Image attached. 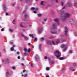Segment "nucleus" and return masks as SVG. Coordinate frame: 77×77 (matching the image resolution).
<instances>
[{
  "instance_id": "f257e3e1",
  "label": "nucleus",
  "mask_w": 77,
  "mask_h": 77,
  "mask_svg": "<svg viewBox=\"0 0 77 77\" xmlns=\"http://www.w3.org/2000/svg\"><path fill=\"white\" fill-rule=\"evenodd\" d=\"M70 15V14L66 13H65V16H64L63 17H61L60 18V20L63 22H64L66 20V18L69 17Z\"/></svg>"
},
{
  "instance_id": "f03ea898",
  "label": "nucleus",
  "mask_w": 77,
  "mask_h": 77,
  "mask_svg": "<svg viewBox=\"0 0 77 77\" xmlns=\"http://www.w3.org/2000/svg\"><path fill=\"white\" fill-rule=\"evenodd\" d=\"M54 54L55 56H57L56 57L57 58L59 57L60 56V52L58 51H55ZM59 54H60L59 55Z\"/></svg>"
},
{
  "instance_id": "7ed1b4c3",
  "label": "nucleus",
  "mask_w": 77,
  "mask_h": 77,
  "mask_svg": "<svg viewBox=\"0 0 77 77\" xmlns=\"http://www.w3.org/2000/svg\"><path fill=\"white\" fill-rule=\"evenodd\" d=\"M64 11H63L61 12L59 14L60 16V18H61L62 17H64Z\"/></svg>"
},
{
  "instance_id": "20e7f679",
  "label": "nucleus",
  "mask_w": 77,
  "mask_h": 77,
  "mask_svg": "<svg viewBox=\"0 0 77 77\" xmlns=\"http://www.w3.org/2000/svg\"><path fill=\"white\" fill-rule=\"evenodd\" d=\"M52 29H57V25L56 24H54L53 25L52 27H51Z\"/></svg>"
},
{
  "instance_id": "39448f33",
  "label": "nucleus",
  "mask_w": 77,
  "mask_h": 77,
  "mask_svg": "<svg viewBox=\"0 0 77 77\" xmlns=\"http://www.w3.org/2000/svg\"><path fill=\"white\" fill-rule=\"evenodd\" d=\"M11 76V75L10 73L8 72H7V73H6V76H7V77H10Z\"/></svg>"
},
{
  "instance_id": "423d86ee",
  "label": "nucleus",
  "mask_w": 77,
  "mask_h": 77,
  "mask_svg": "<svg viewBox=\"0 0 77 77\" xmlns=\"http://www.w3.org/2000/svg\"><path fill=\"white\" fill-rule=\"evenodd\" d=\"M42 31V28L40 27L38 31V32L39 33H40Z\"/></svg>"
},
{
  "instance_id": "0eeeda50",
  "label": "nucleus",
  "mask_w": 77,
  "mask_h": 77,
  "mask_svg": "<svg viewBox=\"0 0 77 77\" xmlns=\"http://www.w3.org/2000/svg\"><path fill=\"white\" fill-rule=\"evenodd\" d=\"M54 21L58 23V25H59L60 23H59V19L58 18H56L54 19Z\"/></svg>"
},
{
  "instance_id": "6e6552de",
  "label": "nucleus",
  "mask_w": 77,
  "mask_h": 77,
  "mask_svg": "<svg viewBox=\"0 0 77 77\" xmlns=\"http://www.w3.org/2000/svg\"><path fill=\"white\" fill-rule=\"evenodd\" d=\"M5 60V63L7 64H8L10 63V61L9 59H6V60Z\"/></svg>"
},
{
  "instance_id": "1a4fd4ad",
  "label": "nucleus",
  "mask_w": 77,
  "mask_h": 77,
  "mask_svg": "<svg viewBox=\"0 0 77 77\" xmlns=\"http://www.w3.org/2000/svg\"><path fill=\"white\" fill-rule=\"evenodd\" d=\"M65 33H67L68 32V29L67 27L66 26H65Z\"/></svg>"
},
{
  "instance_id": "9d476101",
  "label": "nucleus",
  "mask_w": 77,
  "mask_h": 77,
  "mask_svg": "<svg viewBox=\"0 0 77 77\" xmlns=\"http://www.w3.org/2000/svg\"><path fill=\"white\" fill-rule=\"evenodd\" d=\"M35 59L36 61L38 60L39 59V58L38 55H36L35 57Z\"/></svg>"
},
{
  "instance_id": "9b49d317",
  "label": "nucleus",
  "mask_w": 77,
  "mask_h": 77,
  "mask_svg": "<svg viewBox=\"0 0 77 77\" xmlns=\"http://www.w3.org/2000/svg\"><path fill=\"white\" fill-rule=\"evenodd\" d=\"M70 23H71V24H72L73 23V20L72 18H71L70 20Z\"/></svg>"
},
{
  "instance_id": "f8f14e48",
  "label": "nucleus",
  "mask_w": 77,
  "mask_h": 77,
  "mask_svg": "<svg viewBox=\"0 0 77 77\" xmlns=\"http://www.w3.org/2000/svg\"><path fill=\"white\" fill-rule=\"evenodd\" d=\"M47 43L48 45H51L52 44V43L50 41H48L47 42Z\"/></svg>"
},
{
  "instance_id": "ddd939ff",
  "label": "nucleus",
  "mask_w": 77,
  "mask_h": 77,
  "mask_svg": "<svg viewBox=\"0 0 77 77\" xmlns=\"http://www.w3.org/2000/svg\"><path fill=\"white\" fill-rule=\"evenodd\" d=\"M33 35H34L33 34H29V36L30 37H32V38H34V36Z\"/></svg>"
},
{
  "instance_id": "4468645a",
  "label": "nucleus",
  "mask_w": 77,
  "mask_h": 77,
  "mask_svg": "<svg viewBox=\"0 0 77 77\" xmlns=\"http://www.w3.org/2000/svg\"><path fill=\"white\" fill-rule=\"evenodd\" d=\"M51 32L53 34H57V33L56 31L53 32L52 31H51Z\"/></svg>"
},
{
  "instance_id": "2eb2a0df",
  "label": "nucleus",
  "mask_w": 77,
  "mask_h": 77,
  "mask_svg": "<svg viewBox=\"0 0 77 77\" xmlns=\"http://www.w3.org/2000/svg\"><path fill=\"white\" fill-rule=\"evenodd\" d=\"M69 69L71 70L72 71H75V69L74 68L71 67L69 68Z\"/></svg>"
},
{
  "instance_id": "dca6fc26",
  "label": "nucleus",
  "mask_w": 77,
  "mask_h": 77,
  "mask_svg": "<svg viewBox=\"0 0 77 77\" xmlns=\"http://www.w3.org/2000/svg\"><path fill=\"white\" fill-rule=\"evenodd\" d=\"M68 6L69 7H71L72 6V4L71 3L68 2L67 4Z\"/></svg>"
},
{
  "instance_id": "f3484780",
  "label": "nucleus",
  "mask_w": 77,
  "mask_h": 77,
  "mask_svg": "<svg viewBox=\"0 0 77 77\" xmlns=\"http://www.w3.org/2000/svg\"><path fill=\"white\" fill-rule=\"evenodd\" d=\"M42 45V44H40L39 46V49L40 50H41Z\"/></svg>"
},
{
  "instance_id": "a211bd4d",
  "label": "nucleus",
  "mask_w": 77,
  "mask_h": 77,
  "mask_svg": "<svg viewBox=\"0 0 77 77\" xmlns=\"http://www.w3.org/2000/svg\"><path fill=\"white\" fill-rule=\"evenodd\" d=\"M10 50L11 51H13L14 50V48L13 47H11L10 48Z\"/></svg>"
},
{
  "instance_id": "6ab92c4d",
  "label": "nucleus",
  "mask_w": 77,
  "mask_h": 77,
  "mask_svg": "<svg viewBox=\"0 0 77 77\" xmlns=\"http://www.w3.org/2000/svg\"><path fill=\"white\" fill-rule=\"evenodd\" d=\"M45 40V38L44 37H42L41 39V42H42Z\"/></svg>"
},
{
  "instance_id": "aec40b11",
  "label": "nucleus",
  "mask_w": 77,
  "mask_h": 77,
  "mask_svg": "<svg viewBox=\"0 0 77 77\" xmlns=\"http://www.w3.org/2000/svg\"><path fill=\"white\" fill-rule=\"evenodd\" d=\"M65 47V45H64V44L62 45H61V47L62 48H64Z\"/></svg>"
},
{
  "instance_id": "412c9836",
  "label": "nucleus",
  "mask_w": 77,
  "mask_h": 77,
  "mask_svg": "<svg viewBox=\"0 0 77 77\" xmlns=\"http://www.w3.org/2000/svg\"><path fill=\"white\" fill-rule=\"evenodd\" d=\"M60 42V40L59 39H58L56 41V43L57 44H58Z\"/></svg>"
},
{
  "instance_id": "4be33fe9",
  "label": "nucleus",
  "mask_w": 77,
  "mask_h": 77,
  "mask_svg": "<svg viewBox=\"0 0 77 77\" xmlns=\"http://www.w3.org/2000/svg\"><path fill=\"white\" fill-rule=\"evenodd\" d=\"M64 59V58L63 57H60L59 58V59L60 60H63Z\"/></svg>"
},
{
  "instance_id": "5701e85b",
  "label": "nucleus",
  "mask_w": 77,
  "mask_h": 77,
  "mask_svg": "<svg viewBox=\"0 0 77 77\" xmlns=\"http://www.w3.org/2000/svg\"><path fill=\"white\" fill-rule=\"evenodd\" d=\"M50 63H51L52 64L54 63V62L53 61V60H50Z\"/></svg>"
},
{
  "instance_id": "b1692460",
  "label": "nucleus",
  "mask_w": 77,
  "mask_h": 77,
  "mask_svg": "<svg viewBox=\"0 0 77 77\" xmlns=\"http://www.w3.org/2000/svg\"><path fill=\"white\" fill-rule=\"evenodd\" d=\"M67 48V47H65V48L63 49V51H66Z\"/></svg>"
},
{
  "instance_id": "393cba45",
  "label": "nucleus",
  "mask_w": 77,
  "mask_h": 77,
  "mask_svg": "<svg viewBox=\"0 0 77 77\" xmlns=\"http://www.w3.org/2000/svg\"><path fill=\"white\" fill-rule=\"evenodd\" d=\"M2 6H3V8L6 7V5H5V4H3V5H2Z\"/></svg>"
},
{
  "instance_id": "a878e982",
  "label": "nucleus",
  "mask_w": 77,
  "mask_h": 77,
  "mask_svg": "<svg viewBox=\"0 0 77 77\" xmlns=\"http://www.w3.org/2000/svg\"><path fill=\"white\" fill-rule=\"evenodd\" d=\"M35 7H32L31 8V10H35Z\"/></svg>"
},
{
  "instance_id": "bb28decb",
  "label": "nucleus",
  "mask_w": 77,
  "mask_h": 77,
  "mask_svg": "<svg viewBox=\"0 0 77 77\" xmlns=\"http://www.w3.org/2000/svg\"><path fill=\"white\" fill-rule=\"evenodd\" d=\"M38 16L39 17H40L42 16V14H38Z\"/></svg>"
},
{
  "instance_id": "cd10ccee",
  "label": "nucleus",
  "mask_w": 77,
  "mask_h": 77,
  "mask_svg": "<svg viewBox=\"0 0 77 77\" xmlns=\"http://www.w3.org/2000/svg\"><path fill=\"white\" fill-rule=\"evenodd\" d=\"M27 48H25L24 49V51L25 52H27Z\"/></svg>"
},
{
  "instance_id": "c85d7f7f",
  "label": "nucleus",
  "mask_w": 77,
  "mask_h": 77,
  "mask_svg": "<svg viewBox=\"0 0 77 77\" xmlns=\"http://www.w3.org/2000/svg\"><path fill=\"white\" fill-rule=\"evenodd\" d=\"M28 8V7L27 5H26L25 6V10L27 9Z\"/></svg>"
},
{
  "instance_id": "c756f323",
  "label": "nucleus",
  "mask_w": 77,
  "mask_h": 77,
  "mask_svg": "<svg viewBox=\"0 0 77 77\" xmlns=\"http://www.w3.org/2000/svg\"><path fill=\"white\" fill-rule=\"evenodd\" d=\"M16 20V19H14L13 21V22H12V23L13 24H15V23L14 22H15V21Z\"/></svg>"
},
{
  "instance_id": "7c9ffc66",
  "label": "nucleus",
  "mask_w": 77,
  "mask_h": 77,
  "mask_svg": "<svg viewBox=\"0 0 77 77\" xmlns=\"http://www.w3.org/2000/svg\"><path fill=\"white\" fill-rule=\"evenodd\" d=\"M3 9H4V11H6V10L7 9V8L6 7L3 8Z\"/></svg>"
},
{
  "instance_id": "2f4dec72",
  "label": "nucleus",
  "mask_w": 77,
  "mask_h": 77,
  "mask_svg": "<svg viewBox=\"0 0 77 77\" xmlns=\"http://www.w3.org/2000/svg\"><path fill=\"white\" fill-rule=\"evenodd\" d=\"M27 14H25L24 15V17L25 18H27Z\"/></svg>"
},
{
  "instance_id": "473e14b6",
  "label": "nucleus",
  "mask_w": 77,
  "mask_h": 77,
  "mask_svg": "<svg viewBox=\"0 0 77 77\" xmlns=\"http://www.w3.org/2000/svg\"><path fill=\"white\" fill-rule=\"evenodd\" d=\"M52 43L54 45H55V43L54 41L53 40L52 41Z\"/></svg>"
},
{
  "instance_id": "72a5a7b5",
  "label": "nucleus",
  "mask_w": 77,
  "mask_h": 77,
  "mask_svg": "<svg viewBox=\"0 0 77 77\" xmlns=\"http://www.w3.org/2000/svg\"><path fill=\"white\" fill-rule=\"evenodd\" d=\"M9 31L11 32H12L13 31V30L11 29H9Z\"/></svg>"
},
{
  "instance_id": "f704fd0d",
  "label": "nucleus",
  "mask_w": 77,
  "mask_h": 77,
  "mask_svg": "<svg viewBox=\"0 0 77 77\" xmlns=\"http://www.w3.org/2000/svg\"><path fill=\"white\" fill-rule=\"evenodd\" d=\"M46 70H47V71L49 70H50V68L49 67H47L46 68Z\"/></svg>"
},
{
  "instance_id": "c9c22d12",
  "label": "nucleus",
  "mask_w": 77,
  "mask_h": 77,
  "mask_svg": "<svg viewBox=\"0 0 77 77\" xmlns=\"http://www.w3.org/2000/svg\"><path fill=\"white\" fill-rule=\"evenodd\" d=\"M23 21L26 22V21H27V19L26 18H25L23 19Z\"/></svg>"
},
{
  "instance_id": "e433bc0d",
  "label": "nucleus",
  "mask_w": 77,
  "mask_h": 77,
  "mask_svg": "<svg viewBox=\"0 0 77 77\" xmlns=\"http://www.w3.org/2000/svg\"><path fill=\"white\" fill-rule=\"evenodd\" d=\"M20 27H22V28H23V24H21H21H20Z\"/></svg>"
},
{
  "instance_id": "4c0bfd02",
  "label": "nucleus",
  "mask_w": 77,
  "mask_h": 77,
  "mask_svg": "<svg viewBox=\"0 0 77 77\" xmlns=\"http://www.w3.org/2000/svg\"><path fill=\"white\" fill-rule=\"evenodd\" d=\"M64 3L63 2H62L61 3V5L62 6H63V5Z\"/></svg>"
},
{
  "instance_id": "58836bf2",
  "label": "nucleus",
  "mask_w": 77,
  "mask_h": 77,
  "mask_svg": "<svg viewBox=\"0 0 77 77\" xmlns=\"http://www.w3.org/2000/svg\"><path fill=\"white\" fill-rule=\"evenodd\" d=\"M72 53V51H71L70 50L69 52V53Z\"/></svg>"
},
{
  "instance_id": "ea45409f",
  "label": "nucleus",
  "mask_w": 77,
  "mask_h": 77,
  "mask_svg": "<svg viewBox=\"0 0 77 77\" xmlns=\"http://www.w3.org/2000/svg\"><path fill=\"white\" fill-rule=\"evenodd\" d=\"M31 51V49L30 48H29L28 50V52H30Z\"/></svg>"
},
{
  "instance_id": "a19ab883",
  "label": "nucleus",
  "mask_w": 77,
  "mask_h": 77,
  "mask_svg": "<svg viewBox=\"0 0 77 77\" xmlns=\"http://www.w3.org/2000/svg\"><path fill=\"white\" fill-rule=\"evenodd\" d=\"M26 12V10L24 11L23 12V14H24Z\"/></svg>"
},
{
  "instance_id": "79ce46f5",
  "label": "nucleus",
  "mask_w": 77,
  "mask_h": 77,
  "mask_svg": "<svg viewBox=\"0 0 77 77\" xmlns=\"http://www.w3.org/2000/svg\"><path fill=\"white\" fill-rule=\"evenodd\" d=\"M43 2H44L43 1H42L41 2V5H43Z\"/></svg>"
},
{
  "instance_id": "37998d69",
  "label": "nucleus",
  "mask_w": 77,
  "mask_h": 77,
  "mask_svg": "<svg viewBox=\"0 0 77 77\" xmlns=\"http://www.w3.org/2000/svg\"><path fill=\"white\" fill-rule=\"evenodd\" d=\"M34 41H37V39L36 38H35L34 39Z\"/></svg>"
},
{
  "instance_id": "c03bdc74",
  "label": "nucleus",
  "mask_w": 77,
  "mask_h": 77,
  "mask_svg": "<svg viewBox=\"0 0 77 77\" xmlns=\"http://www.w3.org/2000/svg\"><path fill=\"white\" fill-rule=\"evenodd\" d=\"M24 38L26 39H28V37L26 36H24Z\"/></svg>"
},
{
  "instance_id": "a18cd8bd",
  "label": "nucleus",
  "mask_w": 77,
  "mask_h": 77,
  "mask_svg": "<svg viewBox=\"0 0 77 77\" xmlns=\"http://www.w3.org/2000/svg\"><path fill=\"white\" fill-rule=\"evenodd\" d=\"M47 58H48L47 57H46V56H45V57H44V59H47Z\"/></svg>"
},
{
  "instance_id": "49530a36",
  "label": "nucleus",
  "mask_w": 77,
  "mask_h": 77,
  "mask_svg": "<svg viewBox=\"0 0 77 77\" xmlns=\"http://www.w3.org/2000/svg\"><path fill=\"white\" fill-rule=\"evenodd\" d=\"M17 59H20V56H18L17 57Z\"/></svg>"
},
{
  "instance_id": "de8ad7c7",
  "label": "nucleus",
  "mask_w": 77,
  "mask_h": 77,
  "mask_svg": "<svg viewBox=\"0 0 77 77\" xmlns=\"http://www.w3.org/2000/svg\"><path fill=\"white\" fill-rule=\"evenodd\" d=\"M55 1L57 3H58V0H55Z\"/></svg>"
},
{
  "instance_id": "09e8293b",
  "label": "nucleus",
  "mask_w": 77,
  "mask_h": 77,
  "mask_svg": "<svg viewBox=\"0 0 77 77\" xmlns=\"http://www.w3.org/2000/svg\"><path fill=\"white\" fill-rule=\"evenodd\" d=\"M33 13L34 14H36L37 13V12L36 11H33Z\"/></svg>"
},
{
  "instance_id": "8fccbe9b",
  "label": "nucleus",
  "mask_w": 77,
  "mask_h": 77,
  "mask_svg": "<svg viewBox=\"0 0 77 77\" xmlns=\"http://www.w3.org/2000/svg\"><path fill=\"white\" fill-rule=\"evenodd\" d=\"M31 66H32V67H33V64H32V63H31Z\"/></svg>"
},
{
  "instance_id": "3c124183",
  "label": "nucleus",
  "mask_w": 77,
  "mask_h": 77,
  "mask_svg": "<svg viewBox=\"0 0 77 77\" xmlns=\"http://www.w3.org/2000/svg\"><path fill=\"white\" fill-rule=\"evenodd\" d=\"M21 36L22 37H24V34H21Z\"/></svg>"
},
{
  "instance_id": "603ef678",
  "label": "nucleus",
  "mask_w": 77,
  "mask_h": 77,
  "mask_svg": "<svg viewBox=\"0 0 77 77\" xmlns=\"http://www.w3.org/2000/svg\"><path fill=\"white\" fill-rule=\"evenodd\" d=\"M75 36H77V32L75 33Z\"/></svg>"
},
{
  "instance_id": "864d4df0",
  "label": "nucleus",
  "mask_w": 77,
  "mask_h": 77,
  "mask_svg": "<svg viewBox=\"0 0 77 77\" xmlns=\"http://www.w3.org/2000/svg\"><path fill=\"white\" fill-rule=\"evenodd\" d=\"M12 68L13 69H15V68L13 66L12 67Z\"/></svg>"
},
{
  "instance_id": "5fc2aeb1",
  "label": "nucleus",
  "mask_w": 77,
  "mask_h": 77,
  "mask_svg": "<svg viewBox=\"0 0 77 77\" xmlns=\"http://www.w3.org/2000/svg\"><path fill=\"white\" fill-rule=\"evenodd\" d=\"M13 43H14L13 42H10V44H13Z\"/></svg>"
},
{
  "instance_id": "6e6d98bb",
  "label": "nucleus",
  "mask_w": 77,
  "mask_h": 77,
  "mask_svg": "<svg viewBox=\"0 0 77 77\" xmlns=\"http://www.w3.org/2000/svg\"><path fill=\"white\" fill-rule=\"evenodd\" d=\"M63 71L64 70V69L63 68H62L61 69Z\"/></svg>"
},
{
  "instance_id": "4d7b16f0",
  "label": "nucleus",
  "mask_w": 77,
  "mask_h": 77,
  "mask_svg": "<svg viewBox=\"0 0 77 77\" xmlns=\"http://www.w3.org/2000/svg\"><path fill=\"white\" fill-rule=\"evenodd\" d=\"M8 14H9L8 13H6V16H8Z\"/></svg>"
},
{
  "instance_id": "13d9d810",
  "label": "nucleus",
  "mask_w": 77,
  "mask_h": 77,
  "mask_svg": "<svg viewBox=\"0 0 77 77\" xmlns=\"http://www.w3.org/2000/svg\"><path fill=\"white\" fill-rule=\"evenodd\" d=\"M64 37V36L63 35H61V37Z\"/></svg>"
},
{
  "instance_id": "bf43d9fd",
  "label": "nucleus",
  "mask_w": 77,
  "mask_h": 77,
  "mask_svg": "<svg viewBox=\"0 0 77 77\" xmlns=\"http://www.w3.org/2000/svg\"><path fill=\"white\" fill-rule=\"evenodd\" d=\"M44 20L45 21H47V18H44Z\"/></svg>"
},
{
  "instance_id": "052dcab7",
  "label": "nucleus",
  "mask_w": 77,
  "mask_h": 77,
  "mask_svg": "<svg viewBox=\"0 0 77 77\" xmlns=\"http://www.w3.org/2000/svg\"><path fill=\"white\" fill-rule=\"evenodd\" d=\"M15 4H16V3H14L13 4L12 6H14V5H15Z\"/></svg>"
},
{
  "instance_id": "680f3d73",
  "label": "nucleus",
  "mask_w": 77,
  "mask_h": 77,
  "mask_svg": "<svg viewBox=\"0 0 77 77\" xmlns=\"http://www.w3.org/2000/svg\"><path fill=\"white\" fill-rule=\"evenodd\" d=\"M73 66H76V64L75 63H74Z\"/></svg>"
},
{
  "instance_id": "e2e57ef3",
  "label": "nucleus",
  "mask_w": 77,
  "mask_h": 77,
  "mask_svg": "<svg viewBox=\"0 0 77 77\" xmlns=\"http://www.w3.org/2000/svg\"><path fill=\"white\" fill-rule=\"evenodd\" d=\"M29 1V0H25V2H28Z\"/></svg>"
},
{
  "instance_id": "0e129e2a",
  "label": "nucleus",
  "mask_w": 77,
  "mask_h": 77,
  "mask_svg": "<svg viewBox=\"0 0 77 77\" xmlns=\"http://www.w3.org/2000/svg\"><path fill=\"white\" fill-rule=\"evenodd\" d=\"M38 8H35V11H38Z\"/></svg>"
},
{
  "instance_id": "69168bd1",
  "label": "nucleus",
  "mask_w": 77,
  "mask_h": 77,
  "mask_svg": "<svg viewBox=\"0 0 77 77\" xmlns=\"http://www.w3.org/2000/svg\"><path fill=\"white\" fill-rule=\"evenodd\" d=\"M25 72H26V70H23V73Z\"/></svg>"
},
{
  "instance_id": "338daca9",
  "label": "nucleus",
  "mask_w": 77,
  "mask_h": 77,
  "mask_svg": "<svg viewBox=\"0 0 77 77\" xmlns=\"http://www.w3.org/2000/svg\"><path fill=\"white\" fill-rule=\"evenodd\" d=\"M27 75L26 74H25L24 75V77H27Z\"/></svg>"
},
{
  "instance_id": "774afa93",
  "label": "nucleus",
  "mask_w": 77,
  "mask_h": 77,
  "mask_svg": "<svg viewBox=\"0 0 77 77\" xmlns=\"http://www.w3.org/2000/svg\"><path fill=\"white\" fill-rule=\"evenodd\" d=\"M4 31V29L3 28L1 29V31Z\"/></svg>"
}]
</instances>
